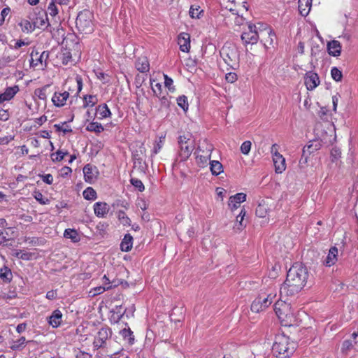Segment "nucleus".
<instances>
[{
	"label": "nucleus",
	"mask_w": 358,
	"mask_h": 358,
	"mask_svg": "<svg viewBox=\"0 0 358 358\" xmlns=\"http://www.w3.org/2000/svg\"><path fill=\"white\" fill-rule=\"evenodd\" d=\"M308 277V272L306 266L298 263L294 264L289 269L286 280L280 287V295L294 296L306 285Z\"/></svg>",
	"instance_id": "1"
},
{
	"label": "nucleus",
	"mask_w": 358,
	"mask_h": 358,
	"mask_svg": "<svg viewBox=\"0 0 358 358\" xmlns=\"http://www.w3.org/2000/svg\"><path fill=\"white\" fill-rule=\"evenodd\" d=\"M296 349V343L284 334L277 335L272 346L273 354L277 358H289Z\"/></svg>",
	"instance_id": "2"
},
{
	"label": "nucleus",
	"mask_w": 358,
	"mask_h": 358,
	"mask_svg": "<svg viewBox=\"0 0 358 358\" xmlns=\"http://www.w3.org/2000/svg\"><path fill=\"white\" fill-rule=\"evenodd\" d=\"M179 145V157L181 161L187 160L192 153L195 145L194 140L189 133L180 135L178 138Z\"/></svg>",
	"instance_id": "3"
},
{
	"label": "nucleus",
	"mask_w": 358,
	"mask_h": 358,
	"mask_svg": "<svg viewBox=\"0 0 358 358\" xmlns=\"http://www.w3.org/2000/svg\"><path fill=\"white\" fill-rule=\"evenodd\" d=\"M220 56L227 65L233 69L239 66V55L237 48L233 45H224L220 50Z\"/></svg>",
	"instance_id": "4"
},
{
	"label": "nucleus",
	"mask_w": 358,
	"mask_h": 358,
	"mask_svg": "<svg viewBox=\"0 0 358 358\" xmlns=\"http://www.w3.org/2000/svg\"><path fill=\"white\" fill-rule=\"evenodd\" d=\"M92 14L88 10L80 11L76 18V27L84 34H90L93 31Z\"/></svg>",
	"instance_id": "5"
},
{
	"label": "nucleus",
	"mask_w": 358,
	"mask_h": 358,
	"mask_svg": "<svg viewBox=\"0 0 358 358\" xmlns=\"http://www.w3.org/2000/svg\"><path fill=\"white\" fill-rule=\"evenodd\" d=\"M274 310L280 320L286 322H292L294 313L290 304L285 301H278L274 304Z\"/></svg>",
	"instance_id": "6"
},
{
	"label": "nucleus",
	"mask_w": 358,
	"mask_h": 358,
	"mask_svg": "<svg viewBox=\"0 0 358 358\" xmlns=\"http://www.w3.org/2000/svg\"><path fill=\"white\" fill-rule=\"evenodd\" d=\"M213 149V145L206 141H204L199 146L196 154L197 163L200 164V166H204L208 164Z\"/></svg>",
	"instance_id": "7"
},
{
	"label": "nucleus",
	"mask_w": 358,
	"mask_h": 358,
	"mask_svg": "<svg viewBox=\"0 0 358 358\" xmlns=\"http://www.w3.org/2000/svg\"><path fill=\"white\" fill-rule=\"evenodd\" d=\"M248 29V31H245L241 34L243 42L245 45L257 43L259 38L260 28L255 24H249Z\"/></svg>",
	"instance_id": "8"
},
{
	"label": "nucleus",
	"mask_w": 358,
	"mask_h": 358,
	"mask_svg": "<svg viewBox=\"0 0 358 358\" xmlns=\"http://www.w3.org/2000/svg\"><path fill=\"white\" fill-rule=\"evenodd\" d=\"M273 157V162L276 173H282L286 169L285 159L278 152V145L273 144L271 148Z\"/></svg>",
	"instance_id": "9"
},
{
	"label": "nucleus",
	"mask_w": 358,
	"mask_h": 358,
	"mask_svg": "<svg viewBox=\"0 0 358 358\" xmlns=\"http://www.w3.org/2000/svg\"><path fill=\"white\" fill-rule=\"evenodd\" d=\"M273 297L271 294H268L266 296H259L252 303L251 310L254 313H259L265 310L271 304Z\"/></svg>",
	"instance_id": "10"
},
{
	"label": "nucleus",
	"mask_w": 358,
	"mask_h": 358,
	"mask_svg": "<svg viewBox=\"0 0 358 358\" xmlns=\"http://www.w3.org/2000/svg\"><path fill=\"white\" fill-rule=\"evenodd\" d=\"M30 66L31 67H36L39 64L43 65L45 63V66H46V60L49 57V52L48 51H43L41 53L38 52L37 50H32L30 55Z\"/></svg>",
	"instance_id": "11"
},
{
	"label": "nucleus",
	"mask_w": 358,
	"mask_h": 358,
	"mask_svg": "<svg viewBox=\"0 0 358 358\" xmlns=\"http://www.w3.org/2000/svg\"><path fill=\"white\" fill-rule=\"evenodd\" d=\"M111 336V331L109 328H101L95 337L94 345L96 347L101 348L106 343V341Z\"/></svg>",
	"instance_id": "12"
},
{
	"label": "nucleus",
	"mask_w": 358,
	"mask_h": 358,
	"mask_svg": "<svg viewBox=\"0 0 358 358\" xmlns=\"http://www.w3.org/2000/svg\"><path fill=\"white\" fill-rule=\"evenodd\" d=\"M320 84L319 76L316 73L309 71L305 76V85L308 90H313Z\"/></svg>",
	"instance_id": "13"
},
{
	"label": "nucleus",
	"mask_w": 358,
	"mask_h": 358,
	"mask_svg": "<svg viewBox=\"0 0 358 358\" xmlns=\"http://www.w3.org/2000/svg\"><path fill=\"white\" fill-rule=\"evenodd\" d=\"M261 42L264 44V47L268 48V45H271L273 42L275 34L269 28L259 30V38Z\"/></svg>",
	"instance_id": "14"
},
{
	"label": "nucleus",
	"mask_w": 358,
	"mask_h": 358,
	"mask_svg": "<svg viewBox=\"0 0 358 358\" xmlns=\"http://www.w3.org/2000/svg\"><path fill=\"white\" fill-rule=\"evenodd\" d=\"M83 174L85 180L88 183H92L97 178L98 171L95 166L87 164L83 168Z\"/></svg>",
	"instance_id": "15"
},
{
	"label": "nucleus",
	"mask_w": 358,
	"mask_h": 358,
	"mask_svg": "<svg viewBox=\"0 0 358 358\" xmlns=\"http://www.w3.org/2000/svg\"><path fill=\"white\" fill-rule=\"evenodd\" d=\"M178 43L182 52H188L190 49L189 34L185 32L180 33L178 36Z\"/></svg>",
	"instance_id": "16"
},
{
	"label": "nucleus",
	"mask_w": 358,
	"mask_h": 358,
	"mask_svg": "<svg viewBox=\"0 0 358 358\" xmlns=\"http://www.w3.org/2000/svg\"><path fill=\"white\" fill-rule=\"evenodd\" d=\"M246 200V194L244 193H238L234 196H230L229 201V208L231 210L237 209L240 204Z\"/></svg>",
	"instance_id": "17"
},
{
	"label": "nucleus",
	"mask_w": 358,
	"mask_h": 358,
	"mask_svg": "<svg viewBox=\"0 0 358 358\" xmlns=\"http://www.w3.org/2000/svg\"><path fill=\"white\" fill-rule=\"evenodd\" d=\"M69 96V93L66 91L64 92H55L52 101L57 107L64 106Z\"/></svg>",
	"instance_id": "18"
},
{
	"label": "nucleus",
	"mask_w": 358,
	"mask_h": 358,
	"mask_svg": "<svg viewBox=\"0 0 358 358\" xmlns=\"http://www.w3.org/2000/svg\"><path fill=\"white\" fill-rule=\"evenodd\" d=\"M109 209V206L105 202H96L94 204V214L99 217H105Z\"/></svg>",
	"instance_id": "19"
},
{
	"label": "nucleus",
	"mask_w": 358,
	"mask_h": 358,
	"mask_svg": "<svg viewBox=\"0 0 358 358\" xmlns=\"http://www.w3.org/2000/svg\"><path fill=\"white\" fill-rule=\"evenodd\" d=\"M18 91L19 87L17 85L7 87L3 93L0 94V103L12 99Z\"/></svg>",
	"instance_id": "20"
},
{
	"label": "nucleus",
	"mask_w": 358,
	"mask_h": 358,
	"mask_svg": "<svg viewBox=\"0 0 358 358\" xmlns=\"http://www.w3.org/2000/svg\"><path fill=\"white\" fill-rule=\"evenodd\" d=\"M48 322L53 328L58 327L62 322V312L58 309L55 310L52 315L48 317Z\"/></svg>",
	"instance_id": "21"
},
{
	"label": "nucleus",
	"mask_w": 358,
	"mask_h": 358,
	"mask_svg": "<svg viewBox=\"0 0 358 358\" xmlns=\"http://www.w3.org/2000/svg\"><path fill=\"white\" fill-rule=\"evenodd\" d=\"M33 22L35 28L38 29H44L45 27H48L50 25L47 14L45 13H42V14L39 13L38 16H37Z\"/></svg>",
	"instance_id": "22"
},
{
	"label": "nucleus",
	"mask_w": 358,
	"mask_h": 358,
	"mask_svg": "<svg viewBox=\"0 0 358 358\" xmlns=\"http://www.w3.org/2000/svg\"><path fill=\"white\" fill-rule=\"evenodd\" d=\"M328 52L333 57H338L341 55V46L339 41L333 40L327 44Z\"/></svg>",
	"instance_id": "23"
},
{
	"label": "nucleus",
	"mask_w": 358,
	"mask_h": 358,
	"mask_svg": "<svg viewBox=\"0 0 358 358\" xmlns=\"http://www.w3.org/2000/svg\"><path fill=\"white\" fill-rule=\"evenodd\" d=\"M338 249L336 247H331L329 249V253L324 261V264L326 266H331L337 262Z\"/></svg>",
	"instance_id": "24"
},
{
	"label": "nucleus",
	"mask_w": 358,
	"mask_h": 358,
	"mask_svg": "<svg viewBox=\"0 0 358 358\" xmlns=\"http://www.w3.org/2000/svg\"><path fill=\"white\" fill-rule=\"evenodd\" d=\"M136 69L141 73H146L149 71L150 64L146 57H138L135 63Z\"/></svg>",
	"instance_id": "25"
},
{
	"label": "nucleus",
	"mask_w": 358,
	"mask_h": 358,
	"mask_svg": "<svg viewBox=\"0 0 358 358\" xmlns=\"http://www.w3.org/2000/svg\"><path fill=\"white\" fill-rule=\"evenodd\" d=\"M96 115L99 119L110 117L111 112L106 103L99 105L96 108Z\"/></svg>",
	"instance_id": "26"
},
{
	"label": "nucleus",
	"mask_w": 358,
	"mask_h": 358,
	"mask_svg": "<svg viewBox=\"0 0 358 358\" xmlns=\"http://www.w3.org/2000/svg\"><path fill=\"white\" fill-rule=\"evenodd\" d=\"M312 0H299V10L301 15L306 16L310 10Z\"/></svg>",
	"instance_id": "27"
},
{
	"label": "nucleus",
	"mask_w": 358,
	"mask_h": 358,
	"mask_svg": "<svg viewBox=\"0 0 358 358\" xmlns=\"http://www.w3.org/2000/svg\"><path fill=\"white\" fill-rule=\"evenodd\" d=\"M0 279L5 283H10L13 279V273L11 270L4 266L0 268Z\"/></svg>",
	"instance_id": "28"
},
{
	"label": "nucleus",
	"mask_w": 358,
	"mask_h": 358,
	"mask_svg": "<svg viewBox=\"0 0 358 358\" xmlns=\"http://www.w3.org/2000/svg\"><path fill=\"white\" fill-rule=\"evenodd\" d=\"M246 211L244 208H242L240 213L236 217V222L234 227V229L238 231L243 230L245 227L246 224L243 223L244 217L245 216Z\"/></svg>",
	"instance_id": "29"
},
{
	"label": "nucleus",
	"mask_w": 358,
	"mask_h": 358,
	"mask_svg": "<svg viewBox=\"0 0 358 358\" xmlns=\"http://www.w3.org/2000/svg\"><path fill=\"white\" fill-rule=\"evenodd\" d=\"M133 245V237L130 234H126L120 244L121 250L124 252H129Z\"/></svg>",
	"instance_id": "30"
},
{
	"label": "nucleus",
	"mask_w": 358,
	"mask_h": 358,
	"mask_svg": "<svg viewBox=\"0 0 358 358\" xmlns=\"http://www.w3.org/2000/svg\"><path fill=\"white\" fill-rule=\"evenodd\" d=\"M210 169L213 175L218 176L223 172L222 164L217 160L210 162Z\"/></svg>",
	"instance_id": "31"
},
{
	"label": "nucleus",
	"mask_w": 358,
	"mask_h": 358,
	"mask_svg": "<svg viewBox=\"0 0 358 358\" xmlns=\"http://www.w3.org/2000/svg\"><path fill=\"white\" fill-rule=\"evenodd\" d=\"M64 236L66 238L71 239L73 243H78L80 240L78 231L73 229H66L64 232Z\"/></svg>",
	"instance_id": "32"
},
{
	"label": "nucleus",
	"mask_w": 358,
	"mask_h": 358,
	"mask_svg": "<svg viewBox=\"0 0 358 358\" xmlns=\"http://www.w3.org/2000/svg\"><path fill=\"white\" fill-rule=\"evenodd\" d=\"M268 205L262 201L259 203L257 207L256 208V215L259 217H265L268 213Z\"/></svg>",
	"instance_id": "33"
},
{
	"label": "nucleus",
	"mask_w": 358,
	"mask_h": 358,
	"mask_svg": "<svg viewBox=\"0 0 358 358\" xmlns=\"http://www.w3.org/2000/svg\"><path fill=\"white\" fill-rule=\"evenodd\" d=\"M320 143L317 141L311 142L310 144L306 145L303 149V155L306 154L310 155L312 152L319 150Z\"/></svg>",
	"instance_id": "34"
},
{
	"label": "nucleus",
	"mask_w": 358,
	"mask_h": 358,
	"mask_svg": "<svg viewBox=\"0 0 358 358\" xmlns=\"http://www.w3.org/2000/svg\"><path fill=\"white\" fill-rule=\"evenodd\" d=\"M20 26L21 27L22 31L23 32H27V33H31V32L34 31V29H36L34 22H31L27 20H22L20 23Z\"/></svg>",
	"instance_id": "35"
},
{
	"label": "nucleus",
	"mask_w": 358,
	"mask_h": 358,
	"mask_svg": "<svg viewBox=\"0 0 358 358\" xmlns=\"http://www.w3.org/2000/svg\"><path fill=\"white\" fill-rule=\"evenodd\" d=\"M86 129L89 131L101 133V131H103L104 129L101 123H99L97 122H92L87 124Z\"/></svg>",
	"instance_id": "36"
},
{
	"label": "nucleus",
	"mask_w": 358,
	"mask_h": 358,
	"mask_svg": "<svg viewBox=\"0 0 358 358\" xmlns=\"http://www.w3.org/2000/svg\"><path fill=\"white\" fill-rule=\"evenodd\" d=\"M117 218L120 223L124 226H129L131 225V220L127 217L126 213L123 210H119L117 213Z\"/></svg>",
	"instance_id": "37"
},
{
	"label": "nucleus",
	"mask_w": 358,
	"mask_h": 358,
	"mask_svg": "<svg viewBox=\"0 0 358 358\" xmlns=\"http://www.w3.org/2000/svg\"><path fill=\"white\" fill-rule=\"evenodd\" d=\"M120 334L123 337V338L126 341H127L129 343H132L134 338L133 336V332L131 331V329H123L120 331Z\"/></svg>",
	"instance_id": "38"
},
{
	"label": "nucleus",
	"mask_w": 358,
	"mask_h": 358,
	"mask_svg": "<svg viewBox=\"0 0 358 358\" xmlns=\"http://www.w3.org/2000/svg\"><path fill=\"white\" fill-rule=\"evenodd\" d=\"M83 196L87 200H94L96 198V192L92 187H87L83 191Z\"/></svg>",
	"instance_id": "39"
},
{
	"label": "nucleus",
	"mask_w": 358,
	"mask_h": 358,
	"mask_svg": "<svg viewBox=\"0 0 358 358\" xmlns=\"http://www.w3.org/2000/svg\"><path fill=\"white\" fill-rule=\"evenodd\" d=\"M26 343V339L24 336H22L18 340L13 341L10 348L13 350H17L21 348H24Z\"/></svg>",
	"instance_id": "40"
},
{
	"label": "nucleus",
	"mask_w": 358,
	"mask_h": 358,
	"mask_svg": "<svg viewBox=\"0 0 358 358\" xmlns=\"http://www.w3.org/2000/svg\"><path fill=\"white\" fill-rule=\"evenodd\" d=\"M155 82V80H150L152 90L156 96L159 97L162 92V85L159 83L154 84Z\"/></svg>",
	"instance_id": "41"
},
{
	"label": "nucleus",
	"mask_w": 358,
	"mask_h": 358,
	"mask_svg": "<svg viewBox=\"0 0 358 358\" xmlns=\"http://www.w3.org/2000/svg\"><path fill=\"white\" fill-rule=\"evenodd\" d=\"M50 87V85H46L42 88L36 89L34 92V94L36 96L38 97V99L41 100H45L47 95H46V90Z\"/></svg>",
	"instance_id": "42"
},
{
	"label": "nucleus",
	"mask_w": 358,
	"mask_h": 358,
	"mask_svg": "<svg viewBox=\"0 0 358 358\" xmlns=\"http://www.w3.org/2000/svg\"><path fill=\"white\" fill-rule=\"evenodd\" d=\"M45 13L47 15H50L52 17H55L58 14L57 7L53 1L48 5L47 12Z\"/></svg>",
	"instance_id": "43"
},
{
	"label": "nucleus",
	"mask_w": 358,
	"mask_h": 358,
	"mask_svg": "<svg viewBox=\"0 0 358 358\" xmlns=\"http://www.w3.org/2000/svg\"><path fill=\"white\" fill-rule=\"evenodd\" d=\"M96 103V99L94 96L89 95L85 96L84 97V104L83 106L85 108L88 106H94Z\"/></svg>",
	"instance_id": "44"
},
{
	"label": "nucleus",
	"mask_w": 358,
	"mask_h": 358,
	"mask_svg": "<svg viewBox=\"0 0 358 358\" xmlns=\"http://www.w3.org/2000/svg\"><path fill=\"white\" fill-rule=\"evenodd\" d=\"M68 154L67 152L62 150H57L56 152L51 155V158L53 162H59L64 159V157Z\"/></svg>",
	"instance_id": "45"
},
{
	"label": "nucleus",
	"mask_w": 358,
	"mask_h": 358,
	"mask_svg": "<svg viewBox=\"0 0 358 358\" xmlns=\"http://www.w3.org/2000/svg\"><path fill=\"white\" fill-rule=\"evenodd\" d=\"M341 151L338 148H333L331 150V162L337 164L339 158L341 157Z\"/></svg>",
	"instance_id": "46"
},
{
	"label": "nucleus",
	"mask_w": 358,
	"mask_h": 358,
	"mask_svg": "<svg viewBox=\"0 0 358 358\" xmlns=\"http://www.w3.org/2000/svg\"><path fill=\"white\" fill-rule=\"evenodd\" d=\"M332 78L336 81H341L343 77L342 72L336 67H333L331 70Z\"/></svg>",
	"instance_id": "47"
},
{
	"label": "nucleus",
	"mask_w": 358,
	"mask_h": 358,
	"mask_svg": "<svg viewBox=\"0 0 358 358\" xmlns=\"http://www.w3.org/2000/svg\"><path fill=\"white\" fill-rule=\"evenodd\" d=\"M178 105L181 107L184 110H187L188 108L187 98L185 95L180 96L177 99Z\"/></svg>",
	"instance_id": "48"
},
{
	"label": "nucleus",
	"mask_w": 358,
	"mask_h": 358,
	"mask_svg": "<svg viewBox=\"0 0 358 358\" xmlns=\"http://www.w3.org/2000/svg\"><path fill=\"white\" fill-rule=\"evenodd\" d=\"M203 12L202 10H200L199 6H192L189 9V15L192 18H199L200 14Z\"/></svg>",
	"instance_id": "49"
},
{
	"label": "nucleus",
	"mask_w": 358,
	"mask_h": 358,
	"mask_svg": "<svg viewBox=\"0 0 358 358\" xmlns=\"http://www.w3.org/2000/svg\"><path fill=\"white\" fill-rule=\"evenodd\" d=\"M30 44V42L29 41H24V40H17L14 45H10V48L13 50H18L21 48L22 46L24 45H29Z\"/></svg>",
	"instance_id": "50"
},
{
	"label": "nucleus",
	"mask_w": 358,
	"mask_h": 358,
	"mask_svg": "<svg viewBox=\"0 0 358 358\" xmlns=\"http://www.w3.org/2000/svg\"><path fill=\"white\" fill-rule=\"evenodd\" d=\"M130 182L131 185L138 189L140 192H143L145 189L144 185L141 180L138 178H131Z\"/></svg>",
	"instance_id": "51"
},
{
	"label": "nucleus",
	"mask_w": 358,
	"mask_h": 358,
	"mask_svg": "<svg viewBox=\"0 0 358 358\" xmlns=\"http://www.w3.org/2000/svg\"><path fill=\"white\" fill-rule=\"evenodd\" d=\"M112 287V285L109 286H99L93 289L92 291L90 292V293H92L93 296L100 294L105 292L106 290H108Z\"/></svg>",
	"instance_id": "52"
},
{
	"label": "nucleus",
	"mask_w": 358,
	"mask_h": 358,
	"mask_svg": "<svg viewBox=\"0 0 358 358\" xmlns=\"http://www.w3.org/2000/svg\"><path fill=\"white\" fill-rule=\"evenodd\" d=\"M252 143L250 141H244L241 146V151L243 155H248L251 149Z\"/></svg>",
	"instance_id": "53"
},
{
	"label": "nucleus",
	"mask_w": 358,
	"mask_h": 358,
	"mask_svg": "<svg viewBox=\"0 0 358 358\" xmlns=\"http://www.w3.org/2000/svg\"><path fill=\"white\" fill-rule=\"evenodd\" d=\"M164 85L166 87L169 89V90L171 92L175 91V87L173 85V81L172 78H169L167 75H164Z\"/></svg>",
	"instance_id": "54"
},
{
	"label": "nucleus",
	"mask_w": 358,
	"mask_h": 358,
	"mask_svg": "<svg viewBox=\"0 0 358 358\" xmlns=\"http://www.w3.org/2000/svg\"><path fill=\"white\" fill-rule=\"evenodd\" d=\"M34 198L37 201H38L41 204H47L49 203V199L44 197L42 193L40 192H34Z\"/></svg>",
	"instance_id": "55"
},
{
	"label": "nucleus",
	"mask_w": 358,
	"mask_h": 358,
	"mask_svg": "<svg viewBox=\"0 0 358 358\" xmlns=\"http://www.w3.org/2000/svg\"><path fill=\"white\" fill-rule=\"evenodd\" d=\"M55 127L56 130L58 131H62L64 134L69 133L72 131L71 127L67 125L66 123H63L62 124H55Z\"/></svg>",
	"instance_id": "56"
},
{
	"label": "nucleus",
	"mask_w": 358,
	"mask_h": 358,
	"mask_svg": "<svg viewBox=\"0 0 358 358\" xmlns=\"http://www.w3.org/2000/svg\"><path fill=\"white\" fill-rule=\"evenodd\" d=\"M10 8L6 7L3 8L0 14V26L4 22L6 17L10 13Z\"/></svg>",
	"instance_id": "57"
},
{
	"label": "nucleus",
	"mask_w": 358,
	"mask_h": 358,
	"mask_svg": "<svg viewBox=\"0 0 358 358\" xmlns=\"http://www.w3.org/2000/svg\"><path fill=\"white\" fill-rule=\"evenodd\" d=\"M225 79L228 83H234L237 80V75L234 72H230L226 74Z\"/></svg>",
	"instance_id": "58"
},
{
	"label": "nucleus",
	"mask_w": 358,
	"mask_h": 358,
	"mask_svg": "<svg viewBox=\"0 0 358 358\" xmlns=\"http://www.w3.org/2000/svg\"><path fill=\"white\" fill-rule=\"evenodd\" d=\"M163 143H164L163 138H160L159 141L157 142L155 145L154 148H153V153L155 155L157 154L160 151V150L162 147Z\"/></svg>",
	"instance_id": "59"
},
{
	"label": "nucleus",
	"mask_w": 358,
	"mask_h": 358,
	"mask_svg": "<svg viewBox=\"0 0 358 358\" xmlns=\"http://www.w3.org/2000/svg\"><path fill=\"white\" fill-rule=\"evenodd\" d=\"M42 180L48 185H51L53 182V176L50 173L43 175L42 176Z\"/></svg>",
	"instance_id": "60"
},
{
	"label": "nucleus",
	"mask_w": 358,
	"mask_h": 358,
	"mask_svg": "<svg viewBox=\"0 0 358 358\" xmlns=\"http://www.w3.org/2000/svg\"><path fill=\"white\" fill-rule=\"evenodd\" d=\"M9 118L8 113L6 110L0 109V120L3 121H6Z\"/></svg>",
	"instance_id": "61"
},
{
	"label": "nucleus",
	"mask_w": 358,
	"mask_h": 358,
	"mask_svg": "<svg viewBox=\"0 0 358 358\" xmlns=\"http://www.w3.org/2000/svg\"><path fill=\"white\" fill-rule=\"evenodd\" d=\"M76 82L77 84V88H78L77 94H78V93H80V92L82 90V88H83V80H82L81 77L79 76H77L76 78Z\"/></svg>",
	"instance_id": "62"
},
{
	"label": "nucleus",
	"mask_w": 358,
	"mask_h": 358,
	"mask_svg": "<svg viewBox=\"0 0 358 358\" xmlns=\"http://www.w3.org/2000/svg\"><path fill=\"white\" fill-rule=\"evenodd\" d=\"M352 348V343L350 341L347 340L343 343V345H342L343 350H349Z\"/></svg>",
	"instance_id": "63"
},
{
	"label": "nucleus",
	"mask_w": 358,
	"mask_h": 358,
	"mask_svg": "<svg viewBox=\"0 0 358 358\" xmlns=\"http://www.w3.org/2000/svg\"><path fill=\"white\" fill-rule=\"evenodd\" d=\"M57 297V292L55 290L48 291L46 293V298L50 300L55 299Z\"/></svg>",
	"instance_id": "64"
}]
</instances>
